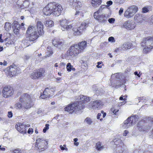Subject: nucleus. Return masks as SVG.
I'll list each match as a JSON object with an SVG mask.
<instances>
[{
  "label": "nucleus",
  "instance_id": "1",
  "mask_svg": "<svg viewBox=\"0 0 153 153\" xmlns=\"http://www.w3.org/2000/svg\"><path fill=\"white\" fill-rule=\"evenodd\" d=\"M44 26L40 21H38L36 23V27L33 25H30L26 31L28 39L30 41H33L36 40L39 36L44 34L43 29Z\"/></svg>",
  "mask_w": 153,
  "mask_h": 153
},
{
  "label": "nucleus",
  "instance_id": "2",
  "mask_svg": "<svg viewBox=\"0 0 153 153\" xmlns=\"http://www.w3.org/2000/svg\"><path fill=\"white\" fill-rule=\"evenodd\" d=\"M68 24V21L65 19L61 20L60 25L62 27V30L63 31H69L72 28L73 35L76 36L79 35L82 33L84 30L88 27V23H86L85 21L82 23L80 26H76L73 28L71 24L69 25Z\"/></svg>",
  "mask_w": 153,
  "mask_h": 153
},
{
  "label": "nucleus",
  "instance_id": "3",
  "mask_svg": "<svg viewBox=\"0 0 153 153\" xmlns=\"http://www.w3.org/2000/svg\"><path fill=\"white\" fill-rule=\"evenodd\" d=\"M63 8L62 6L55 2L50 3L47 4L43 9L44 14L46 16L52 14L55 16L59 15Z\"/></svg>",
  "mask_w": 153,
  "mask_h": 153
},
{
  "label": "nucleus",
  "instance_id": "4",
  "mask_svg": "<svg viewBox=\"0 0 153 153\" xmlns=\"http://www.w3.org/2000/svg\"><path fill=\"white\" fill-rule=\"evenodd\" d=\"M141 46L143 48V51L144 53H147L153 48V37H148L144 39L141 43Z\"/></svg>",
  "mask_w": 153,
  "mask_h": 153
},
{
  "label": "nucleus",
  "instance_id": "5",
  "mask_svg": "<svg viewBox=\"0 0 153 153\" xmlns=\"http://www.w3.org/2000/svg\"><path fill=\"white\" fill-rule=\"evenodd\" d=\"M47 141L44 138L37 137L36 140L35 147L41 151L45 150L48 147Z\"/></svg>",
  "mask_w": 153,
  "mask_h": 153
},
{
  "label": "nucleus",
  "instance_id": "6",
  "mask_svg": "<svg viewBox=\"0 0 153 153\" xmlns=\"http://www.w3.org/2000/svg\"><path fill=\"white\" fill-rule=\"evenodd\" d=\"M84 108V104L81 103H75L68 105L65 108V111L69 112L70 113H72L74 112L81 110Z\"/></svg>",
  "mask_w": 153,
  "mask_h": 153
},
{
  "label": "nucleus",
  "instance_id": "7",
  "mask_svg": "<svg viewBox=\"0 0 153 153\" xmlns=\"http://www.w3.org/2000/svg\"><path fill=\"white\" fill-rule=\"evenodd\" d=\"M34 99L32 96L27 94H24L21 96L19 101L20 102L25 103L26 105L29 104L30 108L32 105V102Z\"/></svg>",
  "mask_w": 153,
  "mask_h": 153
},
{
  "label": "nucleus",
  "instance_id": "8",
  "mask_svg": "<svg viewBox=\"0 0 153 153\" xmlns=\"http://www.w3.org/2000/svg\"><path fill=\"white\" fill-rule=\"evenodd\" d=\"M138 10L137 7L135 5H132L128 7L125 12L124 16L127 18L132 17Z\"/></svg>",
  "mask_w": 153,
  "mask_h": 153
},
{
  "label": "nucleus",
  "instance_id": "9",
  "mask_svg": "<svg viewBox=\"0 0 153 153\" xmlns=\"http://www.w3.org/2000/svg\"><path fill=\"white\" fill-rule=\"evenodd\" d=\"M104 105L103 102L100 100H97L91 102L88 105V108L90 110L95 109Z\"/></svg>",
  "mask_w": 153,
  "mask_h": 153
},
{
  "label": "nucleus",
  "instance_id": "10",
  "mask_svg": "<svg viewBox=\"0 0 153 153\" xmlns=\"http://www.w3.org/2000/svg\"><path fill=\"white\" fill-rule=\"evenodd\" d=\"M80 53L77 44L71 46L68 51V55L71 56H75Z\"/></svg>",
  "mask_w": 153,
  "mask_h": 153
},
{
  "label": "nucleus",
  "instance_id": "11",
  "mask_svg": "<svg viewBox=\"0 0 153 153\" xmlns=\"http://www.w3.org/2000/svg\"><path fill=\"white\" fill-rule=\"evenodd\" d=\"M2 93V96L4 97L7 98L13 94L14 91L10 86H6L3 88Z\"/></svg>",
  "mask_w": 153,
  "mask_h": 153
},
{
  "label": "nucleus",
  "instance_id": "12",
  "mask_svg": "<svg viewBox=\"0 0 153 153\" xmlns=\"http://www.w3.org/2000/svg\"><path fill=\"white\" fill-rule=\"evenodd\" d=\"M20 71V68L15 65L10 66L8 76L12 77L18 74Z\"/></svg>",
  "mask_w": 153,
  "mask_h": 153
},
{
  "label": "nucleus",
  "instance_id": "13",
  "mask_svg": "<svg viewBox=\"0 0 153 153\" xmlns=\"http://www.w3.org/2000/svg\"><path fill=\"white\" fill-rule=\"evenodd\" d=\"M136 24L134 22L127 20L123 23L121 27L128 30H131L135 28Z\"/></svg>",
  "mask_w": 153,
  "mask_h": 153
},
{
  "label": "nucleus",
  "instance_id": "14",
  "mask_svg": "<svg viewBox=\"0 0 153 153\" xmlns=\"http://www.w3.org/2000/svg\"><path fill=\"white\" fill-rule=\"evenodd\" d=\"M94 16L95 19L98 20L99 22L102 23L105 22L108 18L107 15H106L103 14L101 15H99V11L95 12L94 13Z\"/></svg>",
  "mask_w": 153,
  "mask_h": 153
},
{
  "label": "nucleus",
  "instance_id": "15",
  "mask_svg": "<svg viewBox=\"0 0 153 153\" xmlns=\"http://www.w3.org/2000/svg\"><path fill=\"white\" fill-rule=\"evenodd\" d=\"M30 125L29 124L25 125L22 123H18L15 125L16 129L21 133H26V127H28Z\"/></svg>",
  "mask_w": 153,
  "mask_h": 153
},
{
  "label": "nucleus",
  "instance_id": "16",
  "mask_svg": "<svg viewBox=\"0 0 153 153\" xmlns=\"http://www.w3.org/2000/svg\"><path fill=\"white\" fill-rule=\"evenodd\" d=\"M52 44L54 46L57 47L60 50H62L65 47L63 41L54 39L52 41Z\"/></svg>",
  "mask_w": 153,
  "mask_h": 153
},
{
  "label": "nucleus",
  "instance_id": "17",
  "mask_svg": "<svg viewBox=\"0 0 153 153\" xmlns=\"http://www.w3.org/2000/svg\"><path fill=\"white\" fill-rule=\"evenodd\" d=\"M70 5L75 7L79 8L82 6V3L78 0H68Z\"/></svg>",
  "mask_w": 153,
  "mask_h": 153
},
{
  "label": "nucleus",
  "instance_id": "18",
  "mask_svg": "<svg viewBox=\"0 0 153 153\" xmlns=\"http://www.w3.org/2000/svg\"><path fill=\"white\" fill-rule=\"evenodd\" d=\"M79 97V100L80 101L78 102V103H80L82 105L84 104V106H85V103L90 101V97H87L86 96L81 95Z\"/></svg>",
  "mask_w": 153,
  "mask_h": 153
},
{
  "label": "nucleus",
  "instance_id": "19",
  "mask_svg": "<svg viewBox=\"0 0 153 153\" xmlns=\"http://www.w3.org/2000/svg\"><path fill=\"white\" fill-rule=\"evenodd\" d=\"M15 107L16 109L23 110L24 109L30 108V106L28 104H27V105H26L25 103L21 102V103L19 102L17 103L15 105Z\"/></svg>",
  "mask_w": 153,
  "mask_h": 153
},
{
  "label": "nucleus",
  "instance_id": "20",
  "mask_svg": "<svg viewBox=\"0 0 153 153\" xmlns=\"http://www.w3.org/2000/svg\"><path fill=\"white\" fill-rule=\"evenodd\" d=\"M78 48L79 50L80 53L82 52L86 48L87 42L85 41H82L79 42L78 45Z\"/></svg>",
  "mask_w": 153,
  "mask_h": 153
},
{
  "label": "nucleus",
  "instance_id": "21",
  "mask_svg": "<svg viewBox=\"0 0 153 153\" xmlns=\"http://www.w3.org/2000/svg\"><path fill=\"white\" fill-rule=\"evenodd\" d=\"M51 91H52L49 88H45L43 92V94L40 96V97L44 99L48 97H49L51 95Z\"/></svg>",
  "mask_w": 153,
  "mask_h": 153
},
{
  "label": "nucleus",
  "instance_id": "22",
  "mask_svg": "<svg viewBox=\"0 0 153 153\" xmlns=\"http://www.w3.org/2000/svg\"><path fill=\"white\" fill-rule=\"evenodd\" d=\"M134 19L136 22L139 24H141L143 21L142 15L139 14H136L134 17Z\"/></svg>",
  "mask_w": 153,
  "mask_h": 153
},
{
  "label": "nucleus",
  "instance_id": "23",
  "mask_svg": "<svg viewBox=\"0 0 153 153\" xmlns=\"http://www.w3.org/2000/svg\"><path fill=\"white\" fill-rule=\"evenodd\" d=\"M4 41L8 44H12L14 42L15 38L13 36H11L9 37H7L5 38Z\"/></svg>",
  "mask_w": 153,
  "mask_h": 153
},
{
  "label": "nucleus",
  "instance_id": "24",
  "mask_svg": "<svg viewBox=\"0 0 153 153\" xmlns=\"http://www.w3.org/2000/svg\"><path fill=\"white\" fill-rule=\"evenodd\" d=\"M92 6L94 7H98L102 2V0H91Z\"/></svg>",
  "mask_w": 153,
  "mask_h": 153
},
{
  "label": "nucleus",
  "instance_id": "25",
  "mask_svg": "<svg viewBox=\"0 0 153 153\" xmlns=\"http://www.w3.org/2000/svg\"><path fill=\"white\" fill-rule=\"evenodd\" d=\"M37 72L38 75V78H41L45 76V71L43 68H41Z\"/></svg>",
  "mask_w": 153,
  "mask_h": 153
},
{
  "label": "nucleus",
  "instance_id": "26",
  "mask_svg": "<svg viewBox=\"0 0 153 153\" xmlns=\"http://www.w3.org/2000/svg\"><path fill=\"white\" fill-rule=\"evenodd\" d=\"M132 125V124H131V123L130 122V121L128 120V118L127 120L124 121L123 127L124 128H128Z\"/></svg>",
  "mask_w": 153,
  "mask_h": 153
},
{
  "label": "nucleus",
  "instance_id": "27",
  "mask_svg": "<svg viewBox=\"0 0 153 153\" xmlns=\"http://www.w3.org/2000/svg\"><path fill=\"white\" fill-rule=\"evenodd\" d=\"M132 44L129 42H125L122 46V48L123 50H126L130 49L132 46Z\"/></svg>",
  "mask_w": 153,
  "mask_h": 153
},
{
  "label": "nucleus",
  "instance_id": "28",
  "mask_svg": "<svg viewBox=\"0 0 153 153\" xmlns=\"http://www.w3.org/2000/svg\"><path fill=\"white\" fill-rule=\"evenodd\" d=\"M152 6L151 5H146L143 7L142 9V12L146 13L148 12L151 8Z\"/></svg>",
  "mask_w": 153,
  "mask_h": 153
},
{
  "label": "nucleus",
  "instance_id": "29",
  "mask_svg": "<svg viewBox=\"0 0 153 153\" xmlns=\"http://www.w3.org/2000/svg\"><path fill=\"white\" fill-rule=\"evenodd\" d=\"M137 116H132L131 117H128V120L130 121V122L131 123L132 125L134 124L138 120Z\"/></svg>",
  "mask_w": 153,
  "mask_h": 153
},
{
  "label": "nucleus",
  "instance_id": "30",
  "mask_svg": "<svg viewBox=\"0 0 153 153\" xmlns=\"http://www.w3.org/2000/svg\"><path fill=\"white\" fill-rule=\"evenodd\" d=\"M11 27L12 25L11 23L9 22H7L5 23L4 28L7 31H8L11 30Z\"/></svg>",
  "mask_w": 153,
  "mask_h": 153
},
{
  "label": "nucleus",
  "instance_id": "31",
  "mask_svg": "<svg viewBox=\"0 0 153 153\" xmlns=\"http://www.w3.org/2000/svg\"><path fill=\"white\" fill-rule=\"evenodd\" d=\"M13 29H16L20 30L21 27V25L19 24V22L16 21H15L13 23Z\"/></svg>",
  "mask_w": 153,
  "mask_h": 153
},
{
  "label": "nucleus",
  "instance_id": "32",
  "mask_svg": "<svg viewBox=\"0 0 153 153\" xmlns=\"http://www.w3.org/2000/svg\"><path fill=\"white\" fill-rule=\"evenodd\" d=\"M114 142L115 145L117 146L119 145L120 146H122L123 143L122 141L119 139H114Z\"/></svg>",
  "mask_w": 153,
  "mask_h": 153
},
{
  "label": "nucleus",
  "instance_id": "33",
  "mask_svg": "<svg viewBox=\"0 0 153 153\" xmlns=\"http://www.w3.org/2000/svg\"><path fill=\"white\" fill-rule=\"evenodd\" d=\"M84 122L88 125H91L93 123V121L91 118L88 117L85 119Z\"/></svg>",
  "mask_w": 153,
  "mask_h": 153
},
{
  "label": "nucleus",
  "instance_id": "34",
  "mask_svg": "<svg viewBox=\"0 0 153 153\" xmlns=\"http://www.w3.org/2000/svg\"><path fill=\"white\" fill-rule=\"evenodd\" d=\"M53 25V22L52 21L49 19L46 21L45 25L46 26L51 27Z\"/></svg>",
  "mask_w": 153,
  "mask_h": 153
},
{
  "label": "nucleus",
  "instance_id": "35",
  "mask_svg": "<svg viewBox=\"0 0 153 153\" xmlns=\"http://www.w3.org/2000/svg\"><path fill=\"white\" fill-rule=\"evenodd\" d=\"M96 146L97 149L99 151L102 150L104 148L103 146H102L101 143L100 142L96 143Z\"/></svg>",
  "mask_w": 153,
  "mask_h": 153
},
{
  "label": "nucleus",
  "instance_id": "36",
  "mask_svg": "<svg viewBox=\"0 0 153 153\" xmlns=\"http://www.w3.org/2000/svg\"><path fill=\"white\" fill-rule=\"evenodd\" d=\"M12 153H23V150L19 149H16L10 150Z\"/></svg>",
  "mask_w": 153,
  "mask_h": 153
},
{
  "label": "nucleus",
  "instance_id": "37",
  "mask_svg": "<svg viewBox=\"0 0 153 153\" xmlns=\"http://www.w3.org/2000/svg\"><path fill=\"white\" fill-rule=\"evenodd\" d=\"M37 75V72H33L31 74L30 77L33 79H38Z\"/></svg>",
  "mask_w": 153,
  "mask_h": 153
},
{
  "label": "nucleus",
  "instance_id": "38",
  "mask_svg": "<svg viewBox=\"0 0 153 153\" xmlns=\"http://www.w3.org/2000/svg\"><path fill=\"white\" fill-rule=\"evenodd\" d=\"M73 66L71 65L70 63H68L66 66V68L67 70L68 71H70L72 70V68Z\"/></svg>",
  "mask_w": 153,
  "mask_h": 153
},
{
  "label": "nucleus",
  "instance_id": "39",
  "mask_svg": "<svg viewBox=\"0 0 153 153\" xmlns=\"http://www.w3.org/2000/svg\"><path fill=\"white\" fill-rule=\"evenodd\" d=\"M146 99H147V98L143 97H138L137 98L135 99V101H138V102H140V101L141 100H143L144 101Z\"/></svg>",
  "mask_w": 153,
  "mask_h": 153
},
{
  "label": "nucleus",
  "instance_id": "40",
  "mask_svg": "<svg viewBox=\"0 0 153 153\" xmlns=\"http://www.w3.org/2000/svg\"><path fill=\"white\" fill-rule=\"evenodd\" d=\"M123 148L122 147V146L121 147H117L116 149V151L118 153H122L123 150H122Z\"/></svg>",
  "mask_w": 153,
  "mask_h": 153
},
{
  "label": "nucleus",
  "instance_id": "41",
  "mask_svg": "<svg viewBox=\"0 0 153 153\" xmlns=\"http://www.w3.org/2000/svg\"><path fill=\"white\" fill-rule=\"evenodd\" d=\"M59 147L60 148L61 150H65L66 151H68V149L66 147V145L65 144L63 146L62 145H60L59 146Z\"/></svg>",
  "mask_w": 153,
  "mask_h": 153
},
{
  "label": "nucleus",
  "instance_id": "42",
  "mask_svg": "<svg viewBox=\"0 0 153 153\" xmlns=\"http://www.w3.org/2000/svg\"><path fill=\"white\" fill-rule=\"evenodd\" d=\"M103 65V64L102 62H97V65L96 67L98 68H102V66Z\"/></svg>",
  "mask_w": 153,
  "mask_h": 153
},
{
  "label": "nucleus",
  "instance_id": "43",
  "mask_svg": "<svg viewBox=\"0 0 153 153\" xmlns=\"http://www.w3.org/2000/svg\"><path fill=\"white\" fill-rule=\"evenodd\" d=\"M49 124H46L45 125V127L43 129V131L44 133H45L47 130H48L49 128Z\"/></svg>",
  "mask_w": 153,
  "mask_h": 153
},
{
  "label": "nucleus",
  "instance_id": "44",
  "mask_svg": "<svg viewBox=\"0 0 153 153\" xmlns=\"http://www.w3.org/2000/svg\"><path fill=\"white\" fill-rule=\"evenodd\" d=\"M108 41L109 42H111L112 43H114L115 42L114 37L112 36L109 37L108 39Z\"/></svg>",
  "mask_w": 153,
  "mask_h": 153
},
{
  "label": "nucleus",
  "instance_id": "45",
  "mask_svg": "<svg viewBox=\"0 0 153 153\" xmlns=\"http://www.w3.org/2000/svg\"><path fill=\"white\" fill-rule=\"evenodd\" d=\"M47 50L48 53L52 54L53 53L52 48L50 47H48L47 48Z\"/></svg>",
  "mask_w": 153,
  "mask_h": 153
},
{
  "label": "nucleus",
  "instance_id": "46",
  "mask_svg": "<svg viewBox=\"0 0 153 153\" xmlns=\"http://www.w3.org/2000/svg\"><path fill=\"white\" fill-rule=\"evenodd\" d=\"M119 74L118 73H116L112 75L111 76V77L112 78L114 77V76H116L117 79H118L120 78Z\"/></svg>",
  "mask_w": 153,
  "mask_h": 153
},
{
  "label": "nucleus",
  "instance_id": "47",
  "mask_svg": "<svg viewBox=\"0 0 153 153\" xmlns=\"http://www.w3.org/2000/svg\"><path fill=\"white\" fill-rule=\"evenodd\" d=\"M19 30L16 29H13V31L15 34L17 35L19 33Z\"/></svg>",
  "mask_w": 153,
  "mask_h": 153
},
{
  "label": "nucleus",
  "instance_id": "48",
  "mask_svg": "<svg viewBox=\"0 0 153 153\" xmlns=\"http://www.w3.org/2000/svg\"><path fill=\"white\" fill-rule=\"evenodd\" d=\"M111 111L114 114H115L118 111V109H116L114 108H111Z\"/></svg>",
  "mask_w": 153,
  "mask_h": 153
},
{
  "label": "nucleus",
  "instance_id": "49",
  "mask_svg": "<svg viewBox=\"0 0 153 153\" xmlns=\"http://www.w3.org/2000/svg\"><path fill=\"white\" fill-rule=\"evenodd\" d=\"M115 19L114 18H111L109 19L108 20V22L111 23H113L114 22Z\"/></svg>",
  "mask_w": 153,
  "mask_h": 153
},
{
  "label": "nucleus",
  "instance_id": "50",
  "mask_svg": "<svg viewBox=\"0 0 153 153\" xmlns=\"http://www.w3.org/2000/svg\"><path fill=\"white\" fill-rule=\"evenodd\" d=\"M106 6L104 5H102L100 6L99 10L97 11H99V13L100 12V11L102 10L103 9L105 8Z\"/></svg>",
  "mask_w": 153,
  "mask_h": 153
},
{
  "label": "nucleus",
  "instance_id": "51",
  "mask_svg": "<svg viewBox=\"0 0 153 153\" xmlns=\"http://www.w3.org/2000/svg\"><path fill=\"white\" fill-rule=\"evenodd\" d=\"M149 22L150 25H153V15L151 16L150 19V21H149Z\"/></svg>",
  "mask_w": 153,
  "mask_h": 153
},
{
  "label": "nucleus",
  "instance_id": "52",
  "mask_svg": "<svg viewBox=\"0 0 153 153\" xmlns=\"http://www.w3.org/2000/svg\"><path fill=\"white\" fill-rule=\"evenodd\" d=\"M79 15L82 16V13L80 11H76L75 14V15L76 16H77Z\"/></svg>",
  "mask_w": 153,
  "mask_h": 153
},
{
  "label": "nucleus",
  "instance_id": "53",
  "mask_svg": "<svg viewBox=\"0 0 153 153\" xmlns=\"http://www.w3.org/2000/svg\"><path fill=\"white\" fill-rule=\"evenodd\" d=\"M8 117H12L13 116V114L11 111H9L8 113Z\"/></svg>",
  "mask_w": 153,
  "mask_h": 153
},
{
  "label": "nucleus",
  "instance_id": "54",
  "mask_svg": "<svg viewBox=\"0 0 153 153\" xmlns=\"http://www.w3.org/2000/svg\"><path fill=\"white\" fill-rule=\"evenodd\" d=\"M7 62L5 61H4L3 62H0V65H3L4 66L7 65Z\"/></svg>",
  "mask_w": 153,
  "mask_h": 153
},
{
  "label": "nucleus",
  "instance_id": "55",
  "mask_svg": "<svg viewBox=\"0 0 153 153\" xmlns=\"http://www.w3.org/2000/svg\"><path fill=\"white\" fill-rule=\"evenodd\" d=\"M123 8H121L119 11V13L120 15H121L123 12Z\"/></svg>",
  "mask_w": 153,
  "mask_h": 153
},
{
  "label": "nucleus",
  "instance_id": "56",
  "mask_svg": "<svg viewBox=\"0 0 153 153\" xmlns=\"http://www.w3.org/2000/svg\"><path fill=\"white\" fill-rule=\"evenodd\" d=\"M112 2L111 1H109L107 2V4L108 5H107V6L108 7L110 5H111L112 4Z\"/></svg>",
  "mask_w": 153,
  "mask_h": 153
},
{
  "label": "nucleus",
  "instance_id": "57",
  "mask_svg": "<svg viewBox=\"0 0 153 153\" xmlns=\"http://www.w3.org/2000/svg\"><path fill=\"white\" fill-rule=\"evenodd\" d=\"M102 116L101 114L98 113L97 116V119H100V120H102V118L100 119V117Z\"/></svg>",
  "mask_w": 153,
  "mask_h": 153
},
{
  "label": "nucleus",
  "instance_id": "58",
  "mask_svg": "<svg viewBox=\"0 0 153 153\" xmlns=\"http://www.w3.org/2000/svg\"><path fill=\"white\" fill-rule=\"evenodd\" d=\"M152 123L151 121H150V124H149V125L148 126V127H147L146 128H145L146 130H147L150 128V127L152 125Z\"/></svg>",
  "mask_w": 153,
  "mask_h": 153
},
{
  "label": "nucleus",
  "instance_id": "59",
  "mask_svg": "<svg viewBox=\"0 0 153 153\" xmlns=\"http://www.w3.org/2000/svg\"><path fill=\"white\" fill-rule=\"evenodd\" d=\"M33 131V129L32 128H30L29 129L28 131V134H30L31 133H32Z\"/></svg>",
  "mask_w": 153,
  "mask_h": 153
},
{
  "label": "nucleus",
  "instance_id": "60",
  "mask_svg": "<svg viewBox=\"0 0 153 153\" xmlns=\"http://www.w3.org/2000/svg\"><path fill=\"white\" fill-rule=\"evenodd\" d=\"M99 34L102 35H103L105 34V32L104 31L102 30H101V32H99Z\"/></svg>",
  "mask_w": 153,
  "mask_h": 153
},
{
  "label": "nucleus",
  "instance_id": "61",
  "mask_svg": "<svg viewBox=\"0 0 153 153\" xmlns=\"http://www.w3.org/2000/svg\"><path fill=\"white\" fill-rule=\"evenodd\" d=\"M128 133V132L127 131V130L125 131L124 133H123V135L124 136H126Z\"/></svg>",
  "mask_w": 153,
  "mask_h": 153
},
{
  "label": "nucleus",
  "instance_id": "62",
  "mask_svg": "<svg viewBox=\"0 0 153 153\" xmlns=\"http://www.w3.org/2000/svg\"><path fill=\"white\" fill-rule=\"evenodd\" d=\"M6 120L5 118L3 117H0V121H4Z\"/></svg>",
  "mask_w": 153,
  "mask_h": 153
},
{
  "label": "nucleus",
  "instance_id": "63",
  "mask_svg": "<svg viewBox=\"0 0 153 153\" xmlns=\"http://www.w3.org/2000/svg\"><path fill=\"white\" fill-rule=\"evenodd\" d=\"M134 74L135 75H137V76L139 77H140V76L139 74H138V72L137 71H135V72H134Z\"/></svg>",
  "mask_w": 153,
  "mask_h": 153
},
{
  "label": "nucleus",
  "instance_id": "64",
  "mask_svg": "<svg viewBox=\"0 0 153 153\" xmlns=\"http://www.w3.org/2000/svg\"><path fill=\"white\" fill-rule=\"evenodd\" d=\"M111 85H112V86L114 87H117V86H119V85H117V84H111Z\"/></svg>",
  "mask_w": 153,
  "mask_h": 153
}]
</instances>
